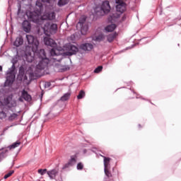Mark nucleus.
<instances>
[{
  "label": "nucleus",
  "mask_w": 181,
  "mask_h": 181,
  "mask_svg": "<svg viewBox=\"0 0 181 181\" xmlns=\"http://www.w3.org/2000/svg\"><path fill=\"white\" fill-rule=\"evenodd\" d=\"M27 16L30 21H32V22H34L35 23H38V25L40 24V22H43V20L45 19H48V21H53V19L56 18L54 12L47 13L43 17H41L40 14H39L37 12L28 11L27 12Z\"/></svg>",
  "instance_id": "nucleus-1"
},
{
  "label": "nucleus",
  "mask_w": 181,
  "mask_h": 181,
  "mask_svg": "<svg viewBox=\"0 0 181 181\" xmlns=\"http://www.w3.org/2000/svg\"><path fill=\"white\" fill-rule=\"evenodd\" d=\"M44 43L46 45V46H50V47H53L50 50V54L51 56L54 57V60L56 62H62L63 56L61 55L60 51L56 48L57 47V44L56 42H54V40L49 37H44Z\"/></svg>",
  "instance_id": "nucleus-2"
},
{
  "label": "nucleus",
  "mask_w": 181,
  "mask_h": 181,
  "mask_svg": "<svg viewBox=\"0 0 181 181\" xmlns=\"http://www.w3.org/2000/svg\"><path fill=\"white\" fill-rule=\"evenodd\" d=\"M36 54L38 56L39 63L36 66L35 74H37V76H40L39 73H40L41 70H45V69L47 67V65L49 64V59L46 57L45 49H40L38 52L36 51Z\"/></svg>",
  "instance_id": "nucleus-3"
},
{
  "label": "nucleus",
  "mask_w": 181,
  "mask_h": 181,
  "mask_svg": "<svg viewBox=\"0 0 181 181\" xmlns=\"http://www.w3.org/2000/svg\"><path fill=\"white\" fill-rule=\"evenodd\" d=\"M116 5V11L117 13H115L111 16L112 20L117 19L119 18V16L122 15V13H124L125 11H127V3H125L122 0H115Z\"/></svg>",
  "instance_id": "nucleus-4"
},
{
  "label": "nucleus",
  "mask_w": 181,
  "mask_h": 181,
  "mask_svg": "<svg viewBox=\"0 0 181 181\" xmlns=\"http://www.w3.org/2000/svg\"><path fill=\"white\" fill-rule=\"evenodd\" d=\"M111 11V6H110V1H105L102 3V5L100 8L97 7L95 9V12L96 13V15H98L99 16H103L105 15V13H109V12Z\"/></svg>",
  "instance_id": "nucleus-5"
},
{
  "label": "nucleus",
  "mask_w": 181,
  "mask_h": 181,
  "mask_svg": "<svg viewBox=\"0 0 181 181\" xmlns=\"http://www.w3.org/2000/svg\"><path fill=\"white\" fill-rule=\"evenodd\" d=\"M26 39L28 45L32 46V52H33V53H36L37 48L39 47V40H37V37L32 35H27Z\"/></svg>",
  "instance_id": "nucleus-6"
},
{
  "label": "nucleus",
  "mask_w": 181,
  "mask_h": 181,
  "mask_svg": "<svg viewBox=\"0 0 181 181\" xmlns=\"http://www.w3.org/2000/svg\"><path fill=\"white\" fill-rule=\"evenodd\" d=\"M44 33L47 36L53 35L57 32V24L47 23L43 27Z\"/></svg>",
  "instance_id": "nucleus-7"
},
{
  "label": "nucleus",
  "mask_w": 181,
  "mask_h": 181,
  "mask_svg": "<svg viewBox=\"0 0 181 181\" xmlns=\"http://www.w3.org/2000/svg\"><path fill=\"white\" fill-rule=\"evenodd\" d=\"M4 105H7L8 108H13L16 107V100H13L12 97L8 96L4 100Z\"/></svg>",
  "instance_id": "nucleus-8"
},
{
  "label": "nucleus",
  "mask_w": 181,
  "mask_h": 181,
  "mask_svg": "<svg viewBox=\"0 0 181 181\" xmlns=\"http://www.w3.org/2000/svg\"><path fill=\"white\" fill-rule=\"evenodd\" d=\"M13 81H15V74H13V73H8L5 82V86H12V84H13Z\"/></svg>",
  "instance_id": "nucleus-9"
},
{
  "label": "nucleus",
  "mask_w": 181,
  "mask_h": 181,
  "mask_svg": "<svg viewBox=\"0 0 181 181\" xmlns=\"http://www.w3.org/2000/svg\"><path fill=\"white\" fill-rule=\"evenodd\" d=\"M23 30L24 32L29 33L30 32V29H32V25L28 21H24L22 23Z\"/></svg>",
  "instance_id": "nucleus-10"
},
{
  "label": "nucleus",
  "mask_w": 181,
  "mask_h": 181,
  "mask_svg": "<svg viewBox=\"0 0 181 181\" xmlns=\"http://www.w3.org/2000/svg\"><path fill=\"white\" fill-rule=\"evenodd\" d=\"M77 162V156H71L69 161L65 164V168H70V166H73L76 165Z\"/></svg>",
  "instance_id": "nucleus-11"
},
{
  "label": "nucleus",
  "mask_w": 181,
  "mask_h": 181,
  "mask_svg": "<svg viewBox=\"0 0 181 181\" xmlns=\"http://www.w3.org/2000/svg\"><path fill=\"white\" fill-rule=\"evenodd\" d=\"M21 98L25 101H32V96L25 89L21 91Z\"/></svg>",
  "instance_id": "nucleus-12"
},
{
  "label": "nucleus",
  "mask_w": 181,
  "mask_h": 181,
  "mask_svg": "<svg viewBox=\"0 0 181 181\" xmlns=\"http://www.w3.org/2000/svg\"><path fill=\"white\" fill-rule=\"evenodd\" d=\"M78 52V48L74 45H69V51L66 52L68 56H73V54H76Z\"/></svg>",
  "instance_id": "nucleus-13"
},
{
  "label": "nucleus",
  "mask_w": 181,
  "mask_h": 181,
  "mask_svg": "<svg viewBox=\"0 0 181 181\" xmlns=\"http://www.w3.org/2000/svg\"><path fill=\"white\" fill-rule=\"evenodd\" d=\"M93 45L90 43L82 44L80 46V49H81L82 50H84L85 52L86 51L90 52L93 49Z\"/></svg>",
  "instance_id": "nucleus-14"
},
{
  "label": "nucleus",
  "mask_w": 181,
  "mask_h": 181,
  "mask_svg": "<svg viewBox=\"0 0 181 181\" xmlns=\"http://www.w3.org/2000/svg\"><path fill=\"white\" fill-rule=\"evenodd\" d=\"M36 53L37 52H33L32 53H29L28 54H26V60L28 63H32L33 62H35V56H36Z\"/></svg>",
  "instance_id": "nucleus-15"
},
{
  "label": "nucleus",
  "mask_w": 181,
  "mask_h": 181,
  "mask_svg": "<svg viewBox=\"0 0 181 181\" xmlns=\"http://www.w3.org/2000/svg\"><path fill=\"white\" fill-rule=\"evenodd\" d=\"M47 173L49 177H50V179H55L56 176H57V173H59V172L57 171V170L54 169V170L47 171Z\"/></svg>",
  "instance_id": "nucleus-16"
},
{
  "label": "nucleus",
  "mask_w": 181,
  "mask_h": 181,
  "mask_svg": "<svg viewBox=\"0 0 181 181\" xmlns=\"http://www.w3.org/2000/svg\"><path fill=\"white\" fill-rule=\"evenodd\" d=\"M13 45L16 47H19V46H22V45H23V37H17Z\"/></svg>",
  "instance_id": "nucleus-17"
},
{
  "label": "nucleus",
  "mask_w": 181,
  "mask_h": 181,
  "mask_svg": "<svg viewBox=\"0 0 181 181\" xmlns=\"http://www.w3.org/2000/svg\"><path fill=\"white\" fill-rule=\"evenodd\" d=\"M117 28V25L115 24H111L107 25L105 28L106 32H114L115 30V28Z\"/></svg>",
  "instance_id": "nucleus-18"
},
{
  "label": "nucleus",
  "mask_w": 181,
  "mask_h": 181,
  "mask_svg": "<svg viewBox=\"0 0 181 181\" xmlns=\"http://www.w3.org/2000/svg\"><path fill=\"white\" fill-rule=\"evenodd\" d=\"M117 33H112L107 35V42H109L110 43H111V42H114V39L117 37Z\"/></svg>",
  "instance_id": "nucleus-19"
},
{
  "label": "nucleus",
  "mask_w": 181,
  "mask_h": 181,
  "mask_svg": "<svg viewBox=\"0 0 181 181\" xmlns=\"http://www.w3.org/2000/svg\"><path fill=\"white\" fill-rule=\"evenodd\" d=\"M104 158V167L105 168H108L110 166V162L111 161V158H107L105 156H103Z\"/></svg>",
  "instance_id": "nucleus-20"
},
{
  "label": "nucleus",
  "mask_w": 181,
  "mask_h": 181,
  "mask_svg": "<svg viewBox=\"0 0 181 181\" xmlns=\"http://www.w3.org/2000/svg\"><path fill=\"white\" fill-rule=\"evenodd\" d=\"M81 33L82 35H87V32H88V25H81Z\"/></svg>",
  "instance_id": "nucleus-21"
},
{
  "label": "nucleus",
  "mask_w": 181,
  "mask_h": 181,
  "mask_svg": "<svg viewBox=\"0 0 181 181\" xmlns=\"http://www.w3.org/2000/svg\"><path fill=\"white\" fill-rule=\"evenodd\" d=\"M71 95V93L69 92L65 93L62 98L61 101H67L69 98H70V96Z\"/></svg>",
  "instance_id": "nucleus-22"
},
{
  "label": "nucleus",
  "mask_w": 181,
  "mask_h": 181,
  "mask_svg": "<svg viewBox=\"0 0 181 181\" xmlns=\"http://www.w3.org/2000/svg\"><path fill=\"white\" fill-rule=\"evenodd\" d=\"M20 146H21V141H16V142L13 143V144H11V146H9L8 148L10 150L15 149V148H18Z\"/></svg>",
  "instance_id": "nucleus-23"
},
{
  "label": "nucleus",
  "mask_w": 181,
  "mask_h": 181,
  "mask_svg": "<svg viewBox=\"0 0 181 181\" xmlns=\"http://www.w3.org/2000/svg\"><path fill=\"white\" fill-rule=\"evenodd\" d=\"M86 97V92L84 90H80L78 95H77L78 100H81Z\"/></svg>",
  "instance_id": "nucleus-24"
},
{
  "label": "nucleus",
  "mask_w": 181,
  "mask_h": 181,
  "mask_svg": "<svg viewBox=\"0 0 181 181\" xmlns=\"http://www.w3.org/2000/svg\"><path fill=\"white\" fill-rule=\"evenodd\" d=\"M69 4V0H59L58 5L59 6H64V5H66Z\"/></svg>",
  "instance_id": "nucleus-25"
},
{
  "label": "nucleus",
  "mask_w": 181,
  "mask_h": 181,
  "mask_svg": "<svg viewBox=\"0 0 181 181\" xmlns=\"http://www.w3.org/2000/svg\"><path fill=\"white\" fill-rule=\"evenodd\" d=\"M16 118H18V114L13 113L8 117V120L13 121V119H16Z\"/></svg>",
  "instance_id": "nucleus-26"
},
{
  "label": "nucleus",
  "mask_w": 181,
  "mask_h": 181,
  "mask_svg": "<svg viewBox=\"0 0 181 181\" xmlns=\"http://www.w3.org/2000/svg\"><path fill=\"white\" fill-rule=\"evenodd\" d=\"M47 172V169H39L38 170V173L41 175V176H43Z\"/></svg>",
  "instance_id": "nucleus-27"
},
{
  "label": "nucleus",
  "mask_w": 181,
  "mask_h": 181,
  "mask_svg": "<svg viewBox=\"0 0 181 181\" xmlns=\"http://www.w3.org/2000/svg\"><path fill=\"white\" fill-rule=\"evenodd\" d=\"M86 22V17H82L80 18L78 24L80 25V26L84 25V23Z\"/></svg>",
  "instance_id": "nucleus-28"
},
{
  "label": "nucleus",
  "mask_w": 181,
  "mask_h": 181,
  "mask_svg": "<svg viewBox=\"0 0 181 181\" xmlns=\"http://www.w3.org/2000/svg\"><path fill=\"white\" fill-rule=\"evenodd\" d=\"M12 175H13V170H11L8 173L6 174L4 177V179H8V177H11Z\"/></svg>",
  "instance_id": "nucleus-29"
},
{
  "label": "nucleus",
  "mask_w": 181,
  "mask_h": 181,
  "mask_svg": "<svg viewBox=\"0 0 181 181\" xmlns=\"http://www.w3.org/2000/svg\"><path fill=\"white\" fill-rule=\"evenodd\" d=\"M103 71V66H98L95 70H94V73H100V71Z\"/></svg>",
  "instance_id": "nucleus-30"
},
{
  "label": "nucleus",
  "mask_w": 181,
  "mask_h": 181,
  "mask_svg": "<svg viewBox=\"0 0 181 181\" xmlns=\"http://www.w3.org/2000/svg\"><path fill=\"white\" fill-rule=\"evenodd\" d=\"M84 168V165H83V163H79L77 165V169L78 170H83V168Z\"/></svg>",
  "instance_id": "nucleus-31"
},
{
  "label": "nucleus",
  "mask_w": 181,
  "mask_h": 181,
  "mask_svg": "<svg viewBox=\"0 0 181 181\" xmlns=\"http://www.w3.org/2000/svg\"><path fill=\"white\" fill-rule=\"evenodd\" d=\"M105 173L106 176H107V177H111V173L110 172V170H108V168H105Z\"/></svg>",
  "instance_id": "nucleus-32"
},
{
  "label": "nucleus",
  "mask_w": 181,
  "mask_h": 181,
  "mask_svg": "<svg viewBox=\"0 0 181 181\" xmlns=\"http://www.w3.org/2000/svg\"><path fill=\"white\" fill-rule=\"evenodd\" d=\"M104 39V35H100L96 37V40L100 42V40H103Z\"/></svg>",
  "instance_id": "nucleus-33"
},
{
  "label": "nucleus",
  "mask_w": 181,
  "mask_h": 181,
  "mask_svg": "<svg viewBox=\"0 0 181 181\" xmlns=\"http://www.w3.org/2000/svg\"><path fill=\"white\" fill-rule=\"evenodd\" d=\"M0 118H6V113L4 112H0Z\"/></svg>",
  "instance_id": "nucleus-34"
},
{
  "label": "nucleus",
  "mask_w": 181,
  "mask_h": 181,
  "mask_svg": "<svg viewBox=\"0 0 181 181\" xmlns=\"http://www.w3.org/2000/svg\"><path fill=\"white\" fill-rule=\"evenodd\" d=\"M45 86L46 88H49V87H50V86H52V83L50 82H46Z\"/></svg>",
  "instance_id": "nucleus-35"
},
{
  "label": "nucleus",
  "mask_w": 181,
  "mask_h": 181,
  "mask_svg": "<svg viewBox=\"0 0 181 181\" xmlns=\"http://www.w3.org/2000/svg\"><path fill=\"white\" fill-rule=\"evenodd\" d=\"M21 4H19L18 6V15H19V13H21Z\"/></svg>",
  "instance_id": "nucleus-36"
},
{
  "label": "nucleus",
  "mask_w": 181,
  "mask_h": 181,
  "mask_svg": "<svg viewBox=\"0 0 181 181\" xmlns=\"http://www.w3.org/2000/svg\"><path fill=\"white\" fill-rule=\"evenodd\" d=\"M125 19H127V17H126L125 16H124L122 17V21H124Z\"/></svg>",
  "instance_id": "nucleus-37"
},
{
  "label": "nucleus",
  "mask_w": 181,
  "mask_h": 181,
  "mask_svg": "<svg viewBox=\"0 0 181 181\" xmlns=\"http://www.w3.org/2000/svg\"><path fill=\"white\" fill-rule=\"evenodd\" d=\"M45 2H47L48 4H50V0H45Z\"/></svg>",
  "instance_id": "nucleus-38"
},
{
  "label": "nucleus",
  "mask_w": 181,
  "mask_h": 181,
  "mask_svg": "<svg viewBox=\"0 0 181 181\" xmlns=\"http://www.w3.org/2000/svg\"><path fill=\"white\" fill-rule=\"evenodd\" d=\"M22 98H22V96H21V97L18 98L19 101H22Z\"/></svg>",
  "instance_id": "nucleus-39"
},
{
  "label": "nucleus",
  "mask_w": 181,
  "mask_h": 181,
  "mask_svg": "<svg viewBox=\"0 0 181 181\" xmlns=\"http://www.w3.org/2000/svg\"><path fill=\"white\" fill-rule=\"evenodd\" d=\"M2 71V66H0V72Z\"/></svg>",
  "instance_id": "nucleus-40"
},
{
  "label": "nucleus",
  "mask_w": 181,
  "mask_h": 181,
  "mask_svg": "<svg viewBox=\"0 0 181 181\" xmlns=\"http://www.w3.org/2000/svg\"><path fill=\"white\" fill-rule=\"evenodd\" d=\"M139 127L141 128V124H139Z\"/></svg>",
  "instance_id": "nucleus-41"
},
{
  "label": "nucleus",
  "mask_w": 181,
  "mask_h": 181,
  "mask_svg": "<svg viewBox=\"0 0 181 181\" xmlns=\"http://www.w3.org/2000/svg\"><path fill=\"white\" fill-rule=\"evenodd\" d=\"M13 67H15V65H13Z\"/></svg>",
  "instance_id": "nucleus-42"
}]
</instances>
